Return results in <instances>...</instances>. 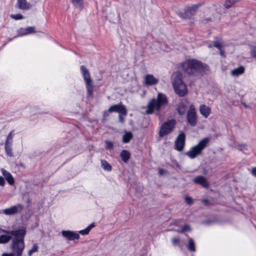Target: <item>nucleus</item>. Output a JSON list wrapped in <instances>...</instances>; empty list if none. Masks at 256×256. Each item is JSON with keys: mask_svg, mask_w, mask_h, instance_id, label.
<instances>
[{"mask_svg": "<svg viewBox=\"0 0 256 256\" xmlns=\"http://www.w3.org/2000/svg\"><path fill=\"white\" fill-rule=\"evenodd\" d=\"M2 256H16L12 252V253L4 252L2 254Z\"/></svg>", "mask_w": 256, "mask_h": 256, "instance_id": "nucleus-45", "label": "nucleus"}, {"mask_svg": "<svg viewBox=\"0 0 256 256\" xmlns=\"http://www.w3.org/2000/svg\"><path fill=\"white\" fill-rule=\"evenodd\" d=\"M132 134L131 132H126L122 136V142L124 143H128L132 138Z\"/></svg>", "mask_w": 256, "mask_h": 256, "instance_id": "nucleus-21", "label": "nucleus"}, {"mask_svg": "<svg viewBox=\"0 0 256 256\" xmlns=\"http://www.w3.org/2000/svg\"><path fill=\"white\" fill-rule=\"evenodd\" d=\"M245 68L243 66H240L230 71V74L233 76H238L244 72Z\"/></svg>", "mask_w": 256, "mask_h": 256, "instance_id": "nucleus-17", "label": "nucleus"}, {"mask_svg": "<svg viewBox=\"0 0 256 256\" xmlns=\"http://www.w3.org/2000/svg\"><path fill=\"white\" fill-rule=\"evenodd\" d=\"M250 54L253 58H256V46L251 49Z\"/></svg>", "mask_w": 256, "mask_h": 256, "instance_id": "nucleus-40", "label": "nucleus"}, {"mask_svg": "<svg viewBox=\"0 0 256 256\" xmlns=\"http://www.w3.org/2000/svg\"><path fill=\"white\" fill-rule=\"evenodd\" d=\"M214 46L216 48H218L219 50H221V49H222V44L219 43L218 42H214Z\"/></svg>", "mask_w": 256, "mask_h": 256, "instance_id": "nucleus-39", "label": "nucleus"}, {"mask_svg": "<svg viewBox=\"0 0 256 256\" xmlns=\"http://www.w3.org/2000/svg\"><path fill=\"white\" fill-rule=\"evenodd\" d=\"M13 132H14V131H12H12H11V132H10V133L8 134V136H10V137H12V138H13V136H14L13 134H12V133H13Z\"/></svg>", "mask_w": 256, "mask_h": 256, "instance_id": "nucleus-51", "label": "nucleus"}, {"mask_svg": "<svg viewBox=\"0 0 256 256\" xmlns=\"http://www.w3.org/2000/svg\"><path fill=\"white\" fill-rule=\"evenodd\" d=\"M244 107H246V108H247V107H248L247 105H246V104H244Z\"/></svg>", "mask_w": 256, "mask_h": 256, "instance_id": "nucleus-52", "label": "nucleus"}, {"mask_svg": "<svg viewBox=\"0 0 256 256\" xmlns=\"http://www.w3.org/2000/svg\"><path fill=\"white\" fill-rule=\"evenodd\" d=\"M220 54L222 56H224V52L222 50V49H221V50H220Z\"/></svg>", "mask_w": 256, "mask_h": 256, "instance_id": "nucleus-50", "label": "nucleus"}, {"mask_svg": "<svg viewBox=\"0 0 256 256\" xmlns=\"http://www.w3.org/2000/svg\"><path fill=\"white\" fill-rule=\"evenodd\" d=\"M5 180L4 178L1 176H0V186H4L5 185Z\"/></svg>", "mask_w": 256, "mask_h": 256, "instance_id": "nucleus-43", "label": "nucleus"}, {"mask_svg": "<svg viewBox=\"0 0 256 256\" xmlns=\"http://www.w3.org/2000/svg\"><path fill=\"white\" fill-rule=\"evenodd\" d=\"M187 109V106L186 103L181 100L178 104L176 110L180 115H184Z\"/></svg>", "mask_w": 256, "mask_h": 256, "instance_id": "nucleus-18", "label": "nucleus"}, {"mask_svg": "<svg viewBox=\"0 0 256 256\" xmlns=\"http://www.w3.org/2000/svg\"><path fill=\"white\" fill-rule=\"evenodd\" d=\"M90 231L88 230L87 228H86L85 229L80 230L79 233L81 234L82 236L86 235L88 234Z\"/></svg>", "mask_w": 256, "mask_h": 256, "instance_id": "nucleus-38", "label": "nucleus"}, {"mask_svg": "<svg viewBox=\"0 0 256 256\" xmlns=\"http://www.w3.org/2000/svg\"><path fill=\"white\" fill-rule=\"evenodd\" d=\"M106 149H112L114 147L113 143L109 140H106Z\"/></svg>", "mask_w": 256, "mask_h": 256, "instance_id": "nucleus-35", "label": "nucleus"}, {"mask_svg": "<svg viewBox=\"0 0 256 256\" xmlns=\"http://www.w3.org/2000/svg\"><path fill=\"white\" fill-rule=\"evenodd\" d=\"M183 71L188 75H194L196 73L208 70V66L194 60L185 61L182 65Z\"/></svg>", "mask_w": 256, "mask_h": 256, "instance_id": "nucleus-3", "label": "nucleus"}, {"mask_svg": "<svg viewBox=\"0 0 256 256\" xmlns=\"http://www.w3.org/2000/svg\"><path fill=\"white\" fill-rule=\"evenodd\" d=\"M63 236L66 238L70 240H78L80 238V236L78 234L70 230H63L62 232Z\"/></svg>", "mask_w": 256, "mask_h": 256, "instance_id": "nucleus-13", "label": "nucleus"}, {"mask_svg": "<svg viewBox=\"0 0 256 256\" xmlns=\"http://www.w3.org/2000/svg\"><path fill=\"white\" fill-rule=\"evenodd\" d=\"M1 172H2V175L4 176V178L10 174V172H8L7 170L4 168H2L1 170Z\"/></svg>", "mask_w": 256, "mask_h": 256, "instance_id": "nucleus-42", "label": "nucleus"}, {"mask_svg": "<svg viewBox=\"0 0 256 256\" xmlns=\"http://www.w3.org/2000/svg\"><path fill=\"white\" fill-rule=\"evenodd\" d=\"M173 86L176 93L180 96H184L188 92L186 86L184 82Z\"/></svg>", "mask_w": 256, "mask_h": 256, "instance_id": "nucleus-11", "label": "nucleus"}, {"mask_svg": "<svg viewBox=\"0 0 256 256\" xmlns=\"http://www.w3.org/2000/svg\"><path fill=\"white\" fill-rule=\"evenodd\" d=\"M178 14L180 18L184 19H189L192 18V16H190L189 12L187 10H186L184 12H178Z\"/></svg>", "mask_w": 256, "mask_h": 256, "instance_id": "nucleus-24", "label": "nucleus"}, {"mask_svg": "<svg viewBox=\"0 0 256 256\" xmlns=\"http://www.w3.org/2000/svg\"><path fill=\"white\" fill-rule=\"evenodd\" d=\"M3 232L14 236L10 248L16 256H22L25 248L24 238L26 234V229L21 228L14 230H3Z\"/></svg>", "mask_w": 256, "mask_h": 256, "instance_id": "nucleus-1", "label": "nucleus"}, {"mask_svg": "<svg viewBox=\"0 0 256 256\" xmlns=\"http://www.w3.org/2000/svg\"><path fill=\"white\" fill-rule=\"evenodd\" d=\"M180 242V240L178 238H172V243L173 245H176L178 244Z\"/></svg>", "mask_w": 256, "mask_h": 256, "instance_id": "nucleus-41", "label": "nucleus"}, {"mask_svg": "<svg viewBox=\"0 0 256 256\" xmlns=\"http://www.w3.org/2000/svg\"><path fill=\"white\" fill-rule=\"evenodd\" d=\"M188 122L192 126H195L198 122L197 116L194 105L190 104L186 114Z\"/></svg>", "mask_w": 256, "mask_h": 256, "instance_id": "nucleus-6", "label": "nucleus"}, {"mask_svg": "<svg viewBox=\"0 0 256 256\" xmlns=\"http://www.w3.org/2000/svg\"><path fill=\"white\" fill-rule=\"evenodd\" d=\"M25 30H26V32H25L24 34H26L34 32V26L27 27L25 29Z\"/></svg>", "mask_w": 256, "mask_h": 256, "instance_id": "nucleus-32", "label": "nucleus"}, {"mask_svg": "<svg viewBox=\"0 0 256 256\" xmlns=\"http://www.w3.org/2000/svg\"><path fill=\"white\" fill-rule=\"evenodd\" d=\"M188 248L190 251H192V252L196 251V248H195V244H194V242L193 240L191 238H189Z\"/></svg>", "mask_w": 256, "mask_h": 256, "instance_id": "nucleus-26", "label": "nucleus"}, {"mask_svg": "<svg viewBox=\"0 0 256 256\" xmlns=\"http://www.w3.org/2000/svg\"><path fill=\"white\" fill-rule=\"evenodd\" d=\"M38 245L36 244H34L32 246V249L29 250V251L28 252V256H31L34 252H38Z\"/></svg>", "mask_w": 256, "mask_h": 256, "instance_id": "nucleus-28", "label": "nucleus"}, {"mask_svg": "<svg viewBox=\"0 0 256 256\" xmlns=\"http://www.w3.org/2000/svg\"><path fill=\"white\" fill-rule=\"evenodd\" d=\"M10 17L12 18L13 19L18 20H22L23 18V16L21 14H11Z\"/></svg>", "mask_w": 256, "mask_h": 256, "instance_id": "nucleus-33", "label": "nucleus"}, {"mask_svg": "<svg viewBox=\"0 0 256 256\" xmlns=\"http://www.w3.org/2000/svg\"><path fill=\"white\" fill-rule=\"evenodd\" d=\"M185 140L186 134L184 132H181L177 136L174 142L176 150L178 151L182 150L185 145Z\"/></svg>", "mask_w": 256, "mask_h": 256, "instance_id": "nucleus-8", "label": "nucleus"}, {"mask_svg": "<svg viewBox=\"0 0 256 256\" xmlns=\"http://www.w3.org/2000/svg\"><path fill=\"white\" fill-rule=\"evenodd\" d=\"M158 82V80L151 74H148L144 77V84L148 86L156 85Z\"/></svg>", "mask_w": 256, "mask_h": 256, "instance_id": "nucleus-12", "label": "nucleus"}, {"mask_svg": "<svg viewBox=\"0 0 256 256\" xmlns=\"http://www.w3.org/2000/svg\"><path fill=\"white\" fill-rule=\"evenodd\" d=\"M168 100L166 95L162 92L158 94L156 98H152L146 106V114H152L154 111L160 112L161 108L166 105Z\"/></svg>", "mask_w": 256, "mask_h": 256, "instance_id": "nucleus-2", "label": "nucleus"}, {"mask_svg": "<svg viewBox=\"0 0 256 256\" xmlns=\"http://www.w3.org/2000/svg\"><path fill=\"white\" fill-rule=\"evenodd\" d=\"M164 172V170L162 168H160L158 170L159 176H162Z\"/></svg>", "mask_w": 256, "mask_h": 256, "instance_id": "nucleus-47", "label": "nucleus"}, {"mask_svg": "<svg viewBox=\"0 0 256 256\" xmlns=\"http://www.w3.org/2000/svg\"><path fill=\"white\" fill-rule=\"evenodd\" d=\"M101 166L106 170L110 171L112 170V166L105 160H101Z\"/></svg>", "mask_w": 256, "mask_h": 256, "instance_id": "nucleus-23", "label": "nucleus"}, {"mask_svg": "<svg viewBox=\"0 0 256 256\" xmlns=\"http://www.w3.org/2000/svg\"><path fill=\"white\" fill-rule=\"evenodd\" d=\"M198 5H194L188 8L187 10L189 12L190 16L192 17L194 15L196 10L198 9Z\"/></svg>", "mask_w": 256, "mask_h": 256, "instance_id": "nucleus-27", "label": "nucleus"}, {"mask_svg": "<svg viewBox=\"0 0 256 256\" xmlns=\"http://www.w3.org/2000/svg\"><path fill=\"white\" fill-rule=\"evenodd\" d=\"M5 178L10 185H13L14 184V180L11 174L6 176Z\"/></svg>", "mask_w": 256, "mask_h": 256, "instance_id": "nucleus-29", "label": "nucleus"}, {"mask_svg": "<svg viewBox=\"0 0 256 256\" xmlns=\"http://www.w3.org/2000/svg\"><path fill=\"white\" fill-rule=\"evenodd\" d=\"M200 112L205 118H208L211 112V108L206 104L200 106Z\"/></svg>", "mask_w": 256, "mask_h": 256, "instance_id": "nucleus-16", "label": "nucleus"}, {"mask_svg": "<svg viewBox=\"0 0 256 256\" xmlns=\"http://www.w3.org/2000/svg\"><path fill=\"white\" fill-rule=\"evenodd\" d=\"M10 235V236H6L3 234L0 236V244H4L8 243L12 239V236Z\"/></svg>", "mask_w": 256, "mask_h": 256, "instance_id": "nucleus-22", "label": "nucleus"}, {"mask_svg": "<svg viewBox=\"0 0 256 256\" xmlns=\"http://www.w3.org/2000/svg\"><path fill=\"white\" fill-rule=\"evenodd\" d=\"M172 82L173 86L183 82L182 81V73L180 72H174L172 76Z\"/></svg>", "mask_w": 256, "mask_h": 256, "instance_id": "nucleus-14", "label": "nucleus"}, {"mask_svg": "<svg viewBox=\"0 0 256 256\" xmlns=\"http://www.w3.org/2000/svg\"><path fill=\"white\" fill-rule=\"evenodd\" d=\"M235 2L234 0H226L224 4V6L226 8H230Z\"/></svg>", "mask_w": 256, "mask_h": 256, "instance_id": "nucleus-30", "label": "nucleus"}, {"mask_svg": "<svg viewBox=\"0 0 256 256\" xmlns=\"http://www.w3.org/2000/svg\"><path fill=\"white\" fill-rule=\"evenodd\" d=\"M94 223H92L91 224H90L88 227L87 228H88V230L90 231L91 230V229L92 228H93L94 226Z\"/></svg>", "mask_w": 256, "mask_h": 256, "instance_id": "nucleus-49", "label": "nucleus"}, {"mask_svg": "<svg viewBox=\"0 0 256 256\" xmlns=\"http://www.w3.org/2000/svg\"><path fill=\"white\" fill-rule=\"evenodd\" d=\"M18 8L22 10H28L31 8L30 3L26 2V0H18Z\"/></svg>", "mask_w": 256, "mask_h": 256, "instance_id": "nucleus-19", "label": "nucleus"}, {"mask_svg": "<svg viewBox=\"0 0 256 256\" xmlns=\"http://www.w3.org/2000/svg\"><path fill=\"white\" fill-rule=\"evenodd\" d=\"M80 70L86 82L87 94L88 96H90L93 94L94 86L92 83V80L90 78V72L88 68L84 66H80Z\"/></svg>", "mask_w": 256, "mask_h": 256, "instance_id": "nucleus-5", "label": "nucleus"}, {"mask_svg": "<svg viewBox=\"0 0 256 256\" xmlns=\"http://www.w3.org/2000/svg\"><path fill=\"white\" fill-rule=\"evenodd\" d=\"M122 160L124 162H127L130 158V153L126 150H122L120 154Z\"/></svg>", "mask_w": 256, "mask_h": 256, "instance_id": "nucleus-20", "label": "nucleus"}, {"mask_svg": "<svg viewBox=\"0 0 256 256\" xmlns=\"http://www.w3.org/2000/svg\"><path fill=\"white\" fill-rule=\"evenodd\" d=\"M185 201L186 203L188 205L192 204L194 202L192 198L188 196H186L185 197Z\"/></svg>", "mask_w": 256, "mask_h": 256, "instance_id": "nucleus-36", "label": "nucleus"}, {"mask_svg": "<svg viewBox=\"0 0 256 256\" xmlns=\"http://www.w3.org/2000/svg\"><path fill=\"white\" fill-rule=\"evenodd\" d=\"M252 174L254 176L256 177V167L252 168Z\"/></svg>", "mask_w": 256, "mask_h": 256, "instance_id": "nucleus-48", "label": "nucleus"}, {"mask_svg": "<svg viewBox=\"0 0 256 256\" xmlns=\"http://www.w3.org/2000/svg\"><path fill=\"white\" fill-rule=\"evenodd\" d=\"M24 208V206L21 204H18L10 208L2 210V213L6 215H13L18 212H20Z\"/></svg>", "mask_w": 256, "mask_h": 256, "instance_id": "nucleus-10", "label": "nucleus"}, {"mask_svg": "<svg viewBox=\"0 0 256 256\" xmlns=\"http://www.w3.org/2000/svg\"><path fill=\"white\" fill-rule=\"evenodd\" d=\"M210 140V138L208 137L202 139L196 145L192 147L186 152V155L191 159L194 158L197 156L200 155L202 150L206 148Z\"/></svg>", "mask_w": 256, "mask_h": 256, "instance_id": "nucleus-4", "label": "nucleus"}, {"mask_svg": "<svg viewBox=\"0 0 256 256\" xmlns=\"http://www.w3.org/2000/svg\"><path fill=\"white\" fill-rule=\"evenodd\" d=\"M238 149L242 151L243 152H244L245 151H246L248 150V146L246 144H242L238 146Z\"/></svg>", "mask_w": 256, "mask_h": 256, "instance_id": "nucleus-34", "label": "nucleus"}, {"mask_svg": "<svg viewBox=\"0 0 256 256\" xmlns=\"http://www.w3.org/2000/svg\"><path fill=\"white\" fill-rule=\"evenodd\" d=\"M175 122L174 120H168L164 122L160 127V130L159 132V136L160 137L170 134L174 128Z\"/></svg>", "mask_w": 256, "mask_h": 256, "instance_id": "nucleus-7", "label": "nucleus"}, {"mask_svg": "<svg viewBox=\"0 0 256 256\" xmlns=\"http://www.w3.org/2000/svg\"><path fill=\"white\" fill-rule=\"evenodd\" d=\"M119 121L121 123H124V118L122 116V114H120L118 116Z\"/></svg>", "mask_w": 256, "mask_h": 256, "instance_id": "nucleus-46", "label": "nucleus"}, {"mask_svg": "<svg viewBox=\"0 0 256 256\" xmlns=\"http://www.w3.org/2000/svg\"><path fill=\"white\" fill-rule=\"evenodd\" d=\"M72 4L76 7L80 8L82 5V0H70Z\"/></svg>", "mask_w": 256, "mask_h": 256, "instance_id": "nucleus-31", "label": "nucleus"}, {"mask_svg": "<svg viewBox=\"0 0 256 256\" xmlns=\"http://www.w3.org/2000/svg\"><path fill=\"white\" fill-rule=\"evenodd\" d=\"M108 112H118L119 114L124 116L127 114L126 106L121 104H114L110 106L108 110Z\"/></svg>", "mask_w": 256, "mask_h": 256, "instance_id": "nucleus-9", "label": "nucleus"}, {"mask_svg": "<svg viewBox=\"0 0 256 256\" xmlns=\"http://www.w3.org/2000/svg\"><path fill=\"white\" fill-rule=\"evenodd\" d=\"M12 144H8V142H5V150L8 155L10 156H12Z\"/></svg>", "mask_w": 256, "mask_h": 256, "instance_id": "nucleus-25", "label": "nucleus"}, {"mask_svg": "<svg viewBox=\"0 0 256 256\" xmlns=\"http://www.w3.org/2000/svg\"><path fill=\"white\" fill-rule=\"evenodd\" d=\"M12 138L10 137V136H8L6 138V140L5 142H8V144H12Z\"/></svg>", "mask_w": 256, "mask_h": 256, "instance_id": "nucleus-44", "label": "nucleus"}, {"mask_svg": "<svg viewBox=\"0 0 256 256\" xmlns=\"http://www.w3.org/2000/svg\"><path fill=\"white\" fill-rule=\"evenodd\" d=\"M194 183L199 184L204 188H208L209 184L206 179L202 176H198L196 177L194 180Z\"/></svg>", "mask_w": 256, "mask_h": 256, "instance_id": "nucleus-15", "label": "nucleus"}, {"mask_svg": "<svg viewBox=\"0 0 256 256\" xmlns=\"http://www.w3.org/2000/svg\"><path fill=\"white\" fill-rule=\"evenodd\" d=\"M190 228L189 225L186 224L180 230V233L184 232L190 231Z\"/></svg>", "mask_w": 256, "mask_h": 256, "instance_id": "nucleus-37", "label": "nucleus"}]
</instances>
